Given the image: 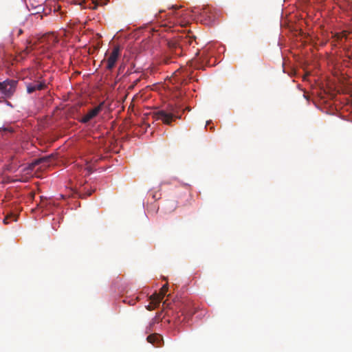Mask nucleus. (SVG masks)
<instances>
[{
	"instance_id": "1",
	"label": "nucleus",
	"mask_w": 352,
	"mask_h": 352,
	"mask_svg": "<svg viewBox=\"0 0 352 352\" xmlns=\"http://www.w3.org/2000/svg\"><path fill=\"white\" fill-rule=\"evenodd\" d=\"M58 42L57 38L52 33L45 34L41 37L32 36L26 40L23 53L28 54L33 50L43 53L54 47Z\"/></svg>"
},
{
	"instance_id": "2",
	"label": "nucleus",
	"mask_w": 352,
	"mask_h": 352,
	"mask_svg": "<svg viewBox=\"0 0 352 352\" xmlns=\"http://www.w3.org/2000/svg\"><path fill=\"white\" fill-rule=\"evenodd\" d=\"M177 16V12H171L166 14L164 10H160L155 14V19L160 26L171 28L175 23L174 18Z\"/></svg>"
},
{
	"instance_id": "3",
	"label": "nucleus",
	"mask_w": 352,
	"mask_h": 352,
	"mask_svg": "<svg viewBox=\"0 0 352 352\" xmlns=\"http://www.w3.org/2000/svg\"><path fill=\"white\" fill-rule=\"evenodd\" d=\"M32 76L34 77V81H27L25 82L27 88V92L28 94H32L36 90H42L46 87L45 82L44 81H41V79L42 78V75L41 74H37L34 72Z\"/></svg>"
},
{
	"instance_id": "4",
	"label": "nucleus",
	"mask_w": 352,
	"mask_h": 352,
	"mask_svg": "<svg viewBox=\"0 0 352 352\" xmlns=\"http://www.w3.org/2000/svg\"><path fill=\"white\" fill-rule=\"evenodd\" d=\"M175 110L171 108L170 112H166L164 110H160L155 113V118L157 120H162L166 124H170L174 118H179L175 114Z\"/></svg>"
},
{
	"instance_id": "5",
	"label": "nucleus",
	"mask_w": 352,
	"mask_h": 352,
	"mask_svg": "<svg viewBox=\"0 0 352 352\" xmlns=\"http://www.w3.org/2000/svg\"><path fill=\"white\" fill-rule=\"evenodd\" d=\"M16 82L13 80H8L0 82V91L6 96H11L16 89Z\"/></svg>"
},
{
	"instance_id": "6",
	"label": "nucleus",
	"mask_w": 352,
	"mask_h": 352,
	"mask_svg": "<svg viewBox=\"0 0 352 352\" xmlns=\"http://www.w3.org/2000/svg\"><path fill=\"white\" fill-rule=\"evenodd\" d=\"M120 56V46H115L107 59L106 69L107 70H112Z\"/></svg>"
},
{
	"instance_id": "7",
	"label": "nucleus",
	"mask_w": 352,
	"mask_h": 352,
	"mask_svg": "<svg viewBox=\"0 0 352 352\" xmlns=\"http://www.w3.org/2000/svg\"><path fill=\"white\" fill-rule=\"evenodd\" d=\"M168 284L164 285L160 290L159 293H154L150 297L151 300L155 304V307L158 306L162 299L164 298L166 292H168Z\"/></svg>"
},
{
	"instance_id": "8",
	"label": "nucleus",
	"mask_w": 352,
	"mask_h": 352,
	"mask_svg": "<svg viewBox=\"0 0 352 352\" xmlns=\"http://www.w3.org/2000/svg\"><path fill=\"white\" fill-rule=\"evenodd\" d=\"M103 103L100 104L99 105L95 107L94 109H91L86 113L81 119L80 122L82 123H87L89 121L96 118L99 113L102 111Z\"/></svg>"
},
{
	"instance_id": "9",
	"label": "nucleus",
	"mask_w": 352,
	"mask_h": 352,
	"mask_svg": "<svg viewBox=\"0 0 352 352\" xmlns=\"http://www.w3.org/2000/svg\"><path fill=\"white\" fill-rule=\"evenodd\" d=\"M45 160L44 158H36L32 160L30 162H28L26 163H23V171L24 170H32L36 167V166L38 165L41 162H43ZM29 172L27 173L28 174Z\"/></svg>"
},
{
	"instance_id": "10",
	"label": "nucleus",
	"mask_w": 352,
	"mask_h": 352,
	"mask_svg": "<svg viewBox=\"0 0 352 352\" xmlns=\"http://www.w3.org/2000/svg\"><path fill=\"white\" fill-rule=\"evenodd\" d=\"M199 14L202 17L208 18L210 21H214L215 19L212 8L209 6L204 7Z\"/></svg>"
},
{
	"instance_id": "11",
	"label": "nucleus",
	"mask_w": 352,
	"mask_h": 352,
	"mask_svg": "<svg viewBox=\"0 0 352 352\" xmlns=\"http://www.w3.org/2000/svg\"><path fill=\"white\" fill-rule=\"evenodd\" d=\"M191 72L189 71V69H188L187 67H185V68H180L179 69L177 70L175 73V76H178L179 75H181L182 76V79H181V83H186V78H190V75H191ZM180 80V79L179 80Z\"/></svg>"
},
{
	"instance_id": "12",
	"label": "nucleus",
	"mask_w": 352,
	"mask_h": 352,
	"mask_svg": "<svg viewBox=\"0 0 352 352\" xmlns=\"http://www.w3.org/2000/svg\"><path fill=\"white\" fill-rule=\"evenodd\" d=\"M146 340L148 342L153 344L156 347L161 346V342L162 340L159 334H151L147 337Z\"/></svg>"
},
{
	"instance_id": "13",
	"label": "nucleus",
	"mask_w": 352,
	"mask_h": 352,
	"mask_svg": "<svg viewBox=\"0 0 352 352\" xmlns=\"http://www.w3.org/2000/svg\"><path fill=\"white\" fill-rule=\"evenodd\" d=\"M19 217V213L16 212H10V214H7V216L3 219V223L5 224H8L11 221H16Z\"/></svg>"
},
{
	"instance_id": "14",
	"label": "nucleus",
	"mask_w": 352,
	"mask_h": 352,
	"mask_svg": "<svg viewBox=\"0 0 352 352\" xmlns=\"http://www.w3.org/2000/svg\"><path fill=\"white\" fill-rule=\"evenodd\" d=\"M36 72L37 74H40L37 69L32 68L28 69L27 70H23V80L29 79L30 82L34 81V77L32 76L33 72Z\"/></svg>"
},
{
	"instance_id": "15",
	"label": "nucleus",
	"mask_w": 352,
	"mask_h": 352,
	"mask_svg": "<svg viewBox=\"0 0 352 352\" xmlns=\"http://www.w3.org/2000/svg\"><path fill=\"white\" fill-rule=\"evenodd\" d=\"M347 34L346 32H338L335 34L334 38L337 41H342V39H346Z\"/></svg>"
},
{
	"instance_id": "16",
	"label": "nucleus",
	"mask_w": 352,
	"mask_h": 352,
	"mask_svg": "<svg viewBox=\"0 0 352 352\" xmlns=\"http://www.w3.org/2000/svg\"><path fill=\"white\" fill-rule=\"evenodd\" d=\"M169 47L171 50H174L175 54L179 55L181 53V48L177 46L175 43L170 44Z\"/></svg>"
},
{
	"instance_id": "17",
	"label": "nucleus",
	"mask_w": 352,
	"mask_h": 352,
	"mask_svg": "<svg viewBox=\"0 0 352 352\" xmlns=\"http://www.w3.org/2000/svg\"><path fill=\"white\" fill-rule=\"evenodd\" d=\"M194 311L191 312V311H189L188 309H184L182 312V314L185 315V316H192L194 314Z\"/></svg>"
},
{
	"instance_id": "18",
	"label": "nucleus",
	"mask_w": 352,
	"mask_h": 352,
	"mask_svg": "<svg viewBox=\"0 0 352 352\" xmlns=\"http://www.w3.org/2000/svg\"><path fill=\"white\" fill-rule=\"evenodd\" d=\"M28 199L30 200H32L34 197V192H33L31 190H28Z\"/></svg>"
},
{
	"instance_id": "19",
	"label": "nucleus",
	"mask_w": 352,
	"mask_h": 352,
	"mask_svg": "<svg viewBox=\"0 0 352 352\" xmlns=\"http://www.w3.org/2000/svg\"><path fill=\"white\" fill-rule=\"evenodd\" d=\"M3 130H4V131H9V132H10V133L14 132V129H13V128H12V127H11V126L5 127V128L3 129Z\"/></svg>"
},
{
	"instance_id": "20",
	"label": "nucleus",
	"mask_w": 352,
	"mask_h": 352,
	"mask_svg": "<svg viewBox=\"0 0 352 352\" xmlns=\"http://www.w3.org/2000/svg\"><path fill=\"white\" fill-rule=\"evenodd\" d=\"M151 304H153V307H152L151 305H148V306L147 307V309H148V310H150V311H151V310H153V309H155V308H156V307H157V306H156V307H155V304H154V303H153L152 302H151Z\"/></svg>"
},
{
	"instance_id": "21",
	"label": "nucleus",
	"mask_w": 352,
	"mask_h": 352,
	"mask_svg": "<svg viewBox=\"0 0 352 352\" xmlns=\"http://www.w3.org/2000/svg\"><path fill=\"white\" fill-rule=\"evenodd\" d=\"M34 16L36 17V19H38V18H40L41 19H42V15H41L39 14H34Z\"/></svg>"
},
{
	"instance_id": "22",
	"label": "nucleus",
	"mask_w": 352,
	"mask_h": 352,
	"mask_svg": "<svg viewBox=\"0 0 352 352\" xmlns=\"http://www.w3.org/2000/svg\"><path fill=\"white\" fill-rule=\"evenodd\" d=\"M19 34H22V30H21V29H20V30H19Z\"/></svg>"
},
{
	"instance_id": "23",
	"label": "nucleus",
	"mask_w": 352,
	"mask_h": 352,
	"mask_svg": "<svg viewBox=\"0 0 352 352\" xmlns=\"http://www.w3.org/2000/svg\"><path fill=\"white\" fill-rule=\"evenodd\" d=\"M97 6H98V4H95V6H94V8H94V9H96V8H97Z\"/></svg>"
},
{
	"instance_id": "24",
	"label": "nucleus",
	"mask_w": 352,
	"mask_h": 352,
	"mask_svg": "<svg viewBox=\"0 0 352 352\" xmlns=\"http://www.w3.org/2000/svg\"><path fill=\"white\" fill-rule=\"evenodd\" d=\"M211 121H207L206 125H209Z\"/></svg>"
}]
</instances>
